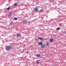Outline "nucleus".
I'll use <instances>...</instances> for the list:
<instances>
[{
	"label": "nucleus",
	"mask_w": 66,
	"mask_h": 66,
	"mask_svg": "<svg viewBox=\"0 0 66 66\" xmlns=\"http://www.w3.org/2000/svg\"><path fill=\"white\" fill-rule=\"evenodd\" d=\"M5 49L7 51H9V50H10L11 49V47L10 46H6Z\"/></svg>",
	"instance_id": "obj_1"
},
{
	"label": "nucleus",
	"mask_w": 66,
	"mask_h": 66,
	"mask_svg": "<svg viewBox=\"0 0 66 66\" xmlns=\"http://www.w3.org/2000/svg\"><path fill=\"white\" fill-rule=\"evenodd\" d=\"M23 24H26L27 23V21L25 20H23Z\"/></svg>",
	"instance_id": "obj_2"
},
{
	"label": "nucleus",
	"mask_w": 66,
	"mask_h": 66,
	"mask_svg": "<svg viewBox=\"0 0 66 66\" xmlns=\"http://www.w3.org/2000/svg\"><path fill=\"white\" fill-rule=\"evenodd\" d=\"M45 44H43L42 43V48H45Z\"/></svg>",
	"instance_id": "obj_3"
},
{
	"label": "nucleus",
	"mask_w": 66,
	"mask_h": 66,
	"mask_svg": "<svg viewBox=\"0 0 66 66\" xmlns=\"http://www.w3.org/2000/svg\"><path fill=\"white\" fill-rule=\"evenodd\" d=\"M36 56L37 57H40V54H37L36 55Z\"/></svg>",
	"instance_id": "obj_4"
},
{
	"label": "nucleus",
	"mask_w": 66,
	"mask_h": 66,
	"mask_svg": "<svg viewBox=\"0 0 66 66\" xmlns=\"http://www.w3.org/2000/svg\"><path fill=\"white\" fill-rule=\"evenodd\" d=\"M16 35L17 37H20L21 36V35L20 34H18Z\"/></svg>",
	"instance_id": "obj_5"
},
{
	"label": "nucleus",
	"mask_w": 66,
	"mask_h": 66,
	"mask_svg": "<svg viewBox=\"0 0 66 66\" xmlns=\"http://www.w3.org/2000/svg\"><path fill=\"white\" fill-rule=\"evenodd\" d=\"M34 11L35 12H37L38 11V9L37 8H35L34 9Z\"/></svg>",
	"instance_id": "obj_6"
},
{
	"label": "nucleus",
	"mask_w": 66,
	"mask_h": 66,
	"mask_svg": "<svg viewBox=\"0 0 66 66\" xmlns=\"http://www.w3.org/2000/svg\"><path fill=\"white\" fill-rule=\"evenodd\" d=\"M12 14V13H10L9 14V15H8V17H10V16H11Z\"/></svg>",
	"instance_id": "obj_7"
},
{
	"label": "nucleus",
	"mask_w": 66,
	"mask_h": 66,
	"mask_svg": "<svg viewBox=\"0 0 66 66\" xmlns=\"http://www.w3.org/2000/svg\"><path fill=\"white\" fill-rule=\"evenodd\" d=\"M13 5L14 6H18L17 5V3H15L14 4V5Z\"/></svg>",
	"instance_id": "obj_8"
},
{
	"label": "nucleus",
	"mask_w": 66,
	"mask_h": 66,
	"mask_svg": "<svg viewBox=\"0 0 66 66\" xmlns=\"http://www.w3.org/2000/svg\"><path fill=\"white\" fill-rule=\"evenodd\" d=\"M39 45H41V47H42V42H40L38 43Z\"/></svg>",
	"instance_id": "obj_9"
},
{
	"label": "nucleus",
	"mask_w": 66,
	"mask_h": 66,
	"mask_svg": "<svg viewBox=\"0 0 66 66\" xmlns=\"http://www.w3.org/2000/svg\"><path fill=\"white\" fill-rule=\"evenodd\" d=\"M53 39H50V42H52V41H53Z\"/></svg>",
	"instance_id": "obj_10"
},
{
	"label": "nucleus",
	"mask_w": 66,
	"mask_h": 66,
	"mask_svg": "<svg viewBox=\"0 0 66 66\" xmlns=\"http://www.w3.org/2000/svg\"><path fill=\"white\" fill-rule=\"evenodd\" d=\"M60 30V27H58L56 29V30Z\"/></svg>",
	"instance_id": "obj_11"
},
{
	"label": "nucleus",
	"mask_w": 66,
	"mask_h": 66,
	"mask_svg": "<svg viewBox=\"0 0 66 66\" xmlns=\"http://www.w3.org/2000/svg\"><path fill=\"white\" fill-rule=\"evenodd\" d=\"M46 46H49V43H47L46 44Z\"/></svg>",
	"instance_id": "obj_12"
},
{
	"label": "nucleus",
	"mask_w": 66,
	"mask_h": 66,
	"mask_svg": "<svg viewBox=\"0 0 66 66\" xmlns=\"http://www.w3.org/2000/svg\"><path fill=\"white\" fill-rule=\"evenodd\" d=\"M14 20H17V18H14Z\"/></svg>",
	"instance_id": "obj_13"
},
{
	"label": "nucleus",
	"mask_w": 66,
	"mask_h": 66,
	"mask_svg": "<svg viewBox=\"0 0 66 66\" xmlns=\"http://www.w3.org/2000/svg\"><path fill=\"white\" fill-rule=\"evenodd\" d=\"M37 64H39V61H37Z\"/></svg>",
	"instance_id": "obj_14"
},
{
	"label": "nucleus",
	"mask_w": 66,
	"mask_h": 66,
	"mask_svg": "<svg viewBox=\"0 0 66 66\" xmlns=\"http://www.w3.org/2000/svg\"><path fill=\"white\" fill-rule=\"evenodd\" d=\"M10 9H11V8H10V7H9L6 9V10H10Z\"/></svg>",
	"instance_id": "obj_15"
},
{
	"label": "nucleus",
	"mask_w": 66,
	"mask_h": 66,
	"mask_svg": "<svg viewBox=\"0 0 66 66\" xmlns=\"http://www.w3.org/2000/svg\"><path fill=\"white\" fill-rule=\"evenodd\" d=\"M13 23V21L11 22L10 23V24H12Z\"/></svg>",
	"instance_id": "obj_16"
},
{
	"label": "nucleus",
	"mask_w": 66,
	"mask_h": 66,
	"mask_svg": "<svg viewBox=\"0 0 66 66\" xmlns=\"http://www.w3.org/2000/svg\"><path fill=\"white\" fill-rule=\"evenodd\" d=\"M40 39V40H42V38H40V37H38V39Z\"/></svg>",
	"instance_id": "obj_17"
},
{
	"label": "nucleus",
	"mask_w": 66,
	"mask_h": 66,
	"mask_svg": "<svg viewBox=\"0 0 66 66\" xmlns=\"http://www.w3.org/2000/svg\"><path fill=\"white\" fill-rule=\"evenodd\" d=\"M43 40H44V39L43 38H42V42H43Z\"/></svg>",
	"instance_id": "obj_18"
},
{
	"label": "nucleus",
	"mask_w": 66,
	"mask_h": 66,
	"mask_svg": "<svg viewBox=\"0 0 66 66\" xmlns=\"http://www.w3.org/2000/svg\"><path fill=\"white\" fill-rule=\"evenodd\" d=\"M24 53V52H23H23H21V53Z\"/></svg>",
	"instance_id": "obj_19"
},
{
	"label": "nucleus",
	"mask_w": 66,
	"mask_h": 66,
	"mask_svg": "<svg viewBox=\"0 0 66 66\" xmlns=\"http://www.w3.org/2000/svg\"><path fill=\"white\" fill-rule=\"evenodd\" d=\"M26 53H29V52H26Z\"/></svg>",
	"instance_id": "obj_20"
},
{
	"label": "nucleus",
	"mask_w": 66,
	"mask_h": 66,
	"mask_svg": "<svg viewBox=\"0 0 66 66\" xmlns=\"http://www.w3.org/2000/svg\"><path fill=\"white\" fill-rule=\"evenodd\" d=\"M40 13H41L42 12V10H40Z\"/></svg>",
	"instance_id": "obj_21"
},
{
	"label": "nucleus",
	"mask_w": 66,
	"mask_h": 66,
	"mask_svg": "<svg viewBox=\"0 0 66 66\" xmlns=\"http://www.w3.org/2000/svg\"><path fill=\"white\" fill-rule=\"evenodd\" d=\"M43 10H42V12H43Z\"/></svg>",
	"instance_id": "obj_22"
},
{
	"label": "nucleus",
	"mask_w": 66,
	"mask_h": 66,
	"mask_svg": "<svg viewBox=\"0 0 66 66\" xmlns=\"http://www.w3.org/2000/svg\"><path fill=\"white\" fill-rule=\"evenodd\" d=\"M37 39V38H36L35 39Z\"/></svg>",
	"instance_id": "obj_23"
}]
</instances>
